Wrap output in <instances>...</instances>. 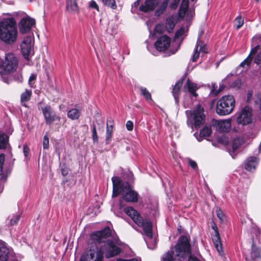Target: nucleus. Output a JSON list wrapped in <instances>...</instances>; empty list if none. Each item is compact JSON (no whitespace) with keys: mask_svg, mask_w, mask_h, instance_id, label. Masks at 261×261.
<instances>
[{"mask_svg":"<svg viewBox=\"0 0 261 261\" xmlns=\"http://www.w3.org/2000/svg\"><path fill=\"white\" fill-rule=\"evenodd\" d=\"M91 239L95 243H104L98 252L105 254L109 258L119 254L121 250L116 245H121L122 243L119 239L114 229H101L96 231L91 234Z\"/></svg>","mask_w":261,"mask_h":261,"instance_id":"1","label":"nucleus"},{"mask_svg":"<svg viewBox=\"0 0 261 261\" xmlns=\"http://www.w3.org/2000/svg\"><path fill=\"white\" fill-rule=\"evenodd\" d=\"M190 240L189 236H181L175 247L163 256L161 261H182L186 253L189 254L188 261H202L191 253Z\"/></svg>","mask_w":261,"mask_h":261,"instance_id":"2","label":"nucleus"},{"mask_svg":"<svg viewBox=\"0 0 261 261\" xmlns=\"http://www.w3.org/2000/svg\"><path fill=\"white\" fill-rule=\"evenodd\" d=\"M112 181L113 197L121 194L122 198L126 202L134 203L138 202L139 194L137 191L132 188L128 182L123 181L118 176H113L112 178Z\"/></svg>","mask_w":261,"mask_h":261,"instance_id":"3","label":"nucleus"},{"mask_svg":"<svg viewBox=\"0 0 261 261\" xmlns=\"http://www.w3.org/2000/svg\"><path fill=\"white\" fill-rule=\"evenodd\" d=\"M18 35L16 22L13 18H4L0 22V40L6 44L16 42Z\"/></svg>","mask_w":261,"mask_h":261,"instance_id":"4","label":"nucleus"},{"mask_svg":"<svg viewBox=\"0 0 261 261\" xmlns=\"http://www.w3.org/2000/svg\"><path fill=\"white\" fill-rule=\"evenodd\" d=\"M169 0H164L160 4V0H145L139 7V10L147 13L152 11L158 6L154 11V15L160 16L166 11L169 4Z\"/></svg>","mask_w":261,"mask_h":261,"instance_id":"5","label":"nucleus"},{"mask_svg":"<svg viewBox=\"0 0 261 261\" xmlns=\"http://www.w3.org/2000/svg\"><path fill=\"white\" fill-rule=\"evenodd\" d=\"M236 100L233 96L226 95L221 97L217 101L216 111L220 116H225L231 113L234 109Z\"/></svg>","mask_w":261,"mask_h":261,"instance_id":"6","label":"nucleus"},{"mask_svg":"<svg viewBox=\"0 0 261 261\" xmlns=\"http://www.w3.org/2000/svg\"><path fill=\"white\" fill-rule=\"evenodd\" d=\"M124 213L129 216L134 222L142 228H152V223L146 216H142L137 210L132 206H127L124 208Z\"/></svg>","mask_w":261,"mask_h":261,"instance_id":"7","label":"nucleus"},{"mask_svg":"<svg viewBox=\"0 0 261 261\" xmlns=\"http://www.w3.org/2000/svg\"><path fill=\"white\" fill-rule=\"evenodd\" d=\"M190 116L188 117L187 124L193 128L194 126L197 129L204 122L205 115L204 114V109L199 104L196 105L193 110L190 111Z\"/></svg>","mask_w":261,"mask_h":261,"instance_id":"8","label":"nucleus"},{"mask_svg":"<svg viewBox=\"0 0 261 261\" xmlns=\"http://www.w3.org/2000/svg\"><path fill=\"white\" fill-rule=\"evenodd\" d=\"M18 65V59L14 54H6L5 59L0 65V72L1 74L13 72L17 68Z\"/></svg>","mask_w":261,"mask_h":261,"instance_id":"9","label":"nucleus"},{"mask_svg":"<svg viewBox=\"0 0 261 261\" xmlns=\"http://www.w3.org/2000/svg\"><path fill=\"white\" fill-rule=\"evenodd\" d=\"M33 46V38L31 36L24 37L20 44L22 54L24 58L28 60L32 52Z\"/></svg>","mask_w":261,"mask_h":261,"instance_id":"10","label":"nucleus"},{"mask_svg":"<svg viewBox=\"0 0 261 261\" xmlns=\"http://www.w3.org/2000/svg\"><path fill=\"white\" fill-rule=\"evenodd\" d=\"M35 24L34 19L28 16L22 18L18 23L20 33L22 34L29 33Z\"/></svg>","mask_w":261,"mask_h":261,"instance_id":"11","label":"nucleus"},{"mask_svg":"<svg viewBox=\"0 0 261 261\" xmlns=\"http://www.w3.org/2000/svg\"><path fill=\"white\" fill-rule=\"evenodd\" d=\"M41 110L47 124H50L56 119H59L50 106L47 105L42 107Z\"/></svg>","mask_w":261,"mask_h":261,"instance_id":"12","label":"nucleus"},{"mask_svg":"<svg viewBox=\"0 0 261 261\" xmlns=\"http://www.w3.org/2000/svg\"><path fill=\"white\" fill-rule=\"evenodd\" d=\"M171 38L167 35H163L158 39L154 43V46L157 50L164 51L170 46Z\"/></svg>","mask_w":261,"mask_h":261,"instance_id":"13","label":"nucleus"},{"mask_svg":"<svg viewBox=\"0 0 261 261\" xmlns=\"http://www.w3.org/2000/svg\"><path fill=\"white\" fill-rule=\"evenodd\" d=\"M251 121V110L249 107H245L237 118L239 124L246 125Z\"/></svg>","mask_w":261,"mask_h":261,"instance_id":"14","label":"nucleus"},{"mask_svg":"<svg viewBox=\"0 0 261 261\" xmlns=\"http://www.w3.org/2000/svg\"><path fill=\"white\" fill-rule=\"evenodd\" d=\"M102 253L90 250V252L83 255L80 261H103Z\"/></svg>","mask_w":261,"mask_h":261,"instance_id":"15","label":"nucleus"},{"mask_svg":"<svg viewBox=\"0 0 261 261\" xmlns=\"http://www.w3.org/2000/svg\"><path fill=\"white\" fill-rule=\"evenodd\" d=\"M214 125L216 129L220 132H227L231 126V121L229 119L216 120Z\"/></svg>","mask_w":261,"mask_h":261,"instance_id":"16","label":"nucleus"},{"mask_svg":"<svg viewBox=\"0 0 261 261\" xmlns=\"http://www.w3.org/2000/svg\"><path fill=\"white\" fill-rule=\"evenodd\" d=\"M212 240L217 251L220 255H222L223 250L218 229H214V233L212 235Z\"/></svg>","mask_w":261,"mask_h":261,"instance_id":"17","label":"nucleus"},{"mask_svg":"<svg viewBox=\"0 0 261 261\" xmlns=\"http://www.w3.org/2000/svg\"><path fill=\"white\" fill-rule=\"evenodd\" d=\"M140 232L144 236V239L149 248V240L152 241L154 246L156 245L155 238L153 237L152 229H139Z\"/></svg>","mask_w":261,"mask_h":261,"instance_id":"18","label":"nucleus"},{"mask_svg":"<svg viewBox=\"0 0 261 261\" xmlns=\"http://www.w3.org/2000/svg\"><path fill=\"white\" fill-rule=\"evenodd\" d=\"M198 87L196 84L193 83L189 79L187 81L184 86V89L185 91L187 90L193 96L196 97L198 94L196 90Z\"/></svg>","mask_w":261,"mask_h":261,"instance_id":"19","label":"nucleus"},{"mask_svg":"<svg viewBox=\"0 0 261 261\" xmlns=\"http://www.w3.org/2000/svg\"><path fill=\"white\" fill-rule=\"evenodd\" d=\"M66 10L71 13H77L79 8L76 0H66Z\"/></svg>","mask_w":261,"mask_h":261,"instance_id":"20","label":"nucleus"},{"mask_svg":"<svg viewBox=\"0 0 261 261\" xmlns=\"http://www.w3.org/2000/svg\"><path fill=\"white\" fill-rule=\"evenodd\" d=\"M177 22V18L176 16L171 15L166 18L165 28L168 32H172L175 25Z\"/></svg>","mask_w":261,"mask_h":261,"instance_id":"21","label":"nucleus"},{"mask_svg":"<svg viewBox=\"0 0 261 261\" xmlns=\"http://www.w3.org/2000/svg\"><path fill=\"white\" fill-rule=\"evenodd\" d=\"M8 253L9 250L6 247V243L0 241V261H7Z\"/></svg>","mask_w":261,"mask_h":261,"instance_id":"22","label":"nucleus"},{"mask_svg":"<svg viewBox=\"0 0 261 261\" xmlns=\"http://www.w3.org/2000/svg\"><path fill=\"white\" fill-rule=\"evenodd\" d=\"M257 159L255 156H250L246 160L245 168L247 170L251 171L255 169Z\"/></svg>","mask_w":261,"mask_h":261,"instance_id":"23","label":"nucleus"},{"mask_svg":"<svg viewBox=\"0 0 261 261\" xmlns=\"http://www.w3.org/2000/svg\"><path fill=\"white\" fill-rule=\"evenodd\" d=\"M183 80L180 79L178 80L175 84L173 90H172V95L175 99L176 102H178V98L179 95V92L180 91L181 87L182 85Z\"/></svg>","mask_w":261,"mask_h":261,"instance_id":"24","label":"nucleus"},{"mask_svg":"<svg viewBox=\"0 0 261 261\" xmlns=\"http://www.w3.org/2000/svg\"><path fill=\"white\" fill-rule=\"evenodd\" d=\"M32 96V90L26 89L25 91L21 94L20 102L22 106L28 107L27 102L29 101Z\"/></svg>","mask_w":261,"mask_h":261,"instance_id":"25","label":"nucleus"},{"mask_svg":"<svg viewBox=\"0 0 261 261\" xmlns=\"http://www.w3.org/2000/svg\"><path fill=\"white\" fill-rule=\"evenodd\" d=\"M9 145V136L0 131V149H6Z\"/></svg>","mask_w":261,"mask_h":261,"instance_id":"26","label":"nucleus"},{"mask_svg":"<svg viewBox=\"0 0 261 261\" xmlns=\"http://www.w3.org/2000/svg\"><path fill=\"white\" fill-rule=\"evenodd\" d=\"M189 0H182L178 11L179 15L180 17H184L185 16L186 12L189 8Z\"/></svg>","mask_w":261,"mask_h":261,"instance_id":"27","label":"nucleus"},{"mask_svg":"<svg viewBox=\"0 0 261 261\" xmlns=\"http://www.w3.org/2000/svg\"><path fill=\"white\" fill-rule=\"evenodd\" d=\"M188 31V27H182L178 29L175 33V37L176 39H183L185 36L186 35V33Z\"/></svg>","mask_w":261,"mask_h":261,"instance_id":"28","label":"nucleus"},{"mask_svg":"<svg viewBox=\"0 0 261 261\" xmlns=\"http://www.w3.org/2000/svg\"><path fill=\"white\" fill-rule=\"evenodd\" d=\"M67 116L72 120L77 119L80 116V111L76 109H71L68 112Z\"/></svg>","mask_w":261,"mask_h":261,"instance_id":"29","label":"nucleus"},{"mask_svg":"<svg viewBox=\"0 0 261 261\" xmlns=\"http://www.w3.org/2000/svg\"><path fill=\"white\" fill-rule=\"evenodd\" d=\"M20 215L18 214L16 215H14L11 218L8 217L7 220L8 222L7 223L8 227H12L14 226L16 224H17L20 218Z\"/></svg>","mask_w":261,"mask_h":261,"instance_id":"30","label":"nucleus"},{"mask_svg":"<svg viewBox=\"0 0 261 261\" xmlns=\"http://www.w3.org/2000/svg\"><path fill=\"white\" fill-rule=\"evenodd\" d=\"M243 142V139L241 138H237L234 139L232 142V152H235Z\"/></svg>","mask_w":261,"mask_h":261,"instance_id":"31","label":"nucleus"},{"mask_svg":"<svg viewBox=\"0 0 261 261\" xmlns=\"http://www.w3.org/2000/svg\"><path fill=\"white\" fill-rule=\"evenodd\" d=\"M201 44H202V43H201V41L200 40L199 38H198L197 41L196 47L195 48L194 54L193 56V58H192L193 62H196L197 61V59L199 58L200 51H199V50H198V46L199 45H201Z\"/></svg>","mask_w":261,"mask_h":261,"instance_id":"32","label":"nucleus"},{"mask_svg":"<svg viewBox=\"0 0 261 261\" xmlns=\"http://www.w3.org/2000/svg\"><path fill=\"white\" fill-rule=\"evenodd\" d=\"M139 89L141 94L144 97L146 100H152L151 94L146 88L140 87Z\"/></svg>","mask_w":261,"mask_h":261,"instance_id":"33","label":"nucleus"},{"mask_svg":"<svg viewBox=\"0 0 261 261\" xmlns=\"http://www.w3.org/2000/svg\"><path fill=\"white\" fill-rule=\"evenodd\" d=\"M211 133H212L211 127L209 126L205 125L200 130V136H202V137H208L211 135Z\"/></svg>","mask_w":261,"mask_h":261,"instance_id":"34","label":"nucleus"},{"mask_svg":"<svg viewBox=\"0 0 261 261\" xmlns=\"http://www.w3.org/2000/svg\"><path fill=\"white\" fill-rule=\"evenodd\" d=\"M113 129L112 128L111 126H109L107 125V130H106V143L108 144L110 143V142L112 138Z\"/></svg>","mask_w":261,"mask_h":261,"instance_id":"35","label":"nucleus"},{"mask_svg":"<svg viewBox=\"0 0 261 261\" xmlns=\"http://www.w3.org/2000/svg\"><path fill=\"white\" fill-rule=\"evenodd\" d=\"M102 3L104 5L112 9H116L117 8L115 0H102Z\"/></svg>","mask_w":261,"mask_h":261,"instance_id":"36","label":"nucleus"},{"mask_svg":"<svg viewBox=\"0 0 261 261\" xmlns=\"http://www.w3.org/2000/svg\"><path fill=\"white\" fill-rule=\"evenodd\" d=\"M216 215L221 223H223L226 221V216L219 207H217L216 208Z\"/></svg>","mask_w":261,"mask_h":261,"instance_id":"37","label":"nucleus"},{"mask_svg":"<svg viewBox=\"0 0 261 261\" xmlns=\"http://www.w3.org/2000/svg\"><path fill=\"white\" fill-rule=\"evenodd\" d=\"M253 59V57H250V56H248V57L240 64V67H244L245 66H249L252 60Z\"/></svg>","mask_w":261,"mask_h":261,"instance_id":"38","label":"nucleus"},{"mask_svg":"<svg viewBox=\"0 0 261 261\" xmlns=\"http://www.w3.org/2000/svg\"><path fill=\"white\" fill-rule=\"evenodd\" d=\"M237 29H239L244 24V19L241 17H237L234 21Z\"/></svg>","mask_w":261,"mask_h":261,"instance_id":"39","label":"nucleus"},{"mask_svg":"<svg viewBox=\"0 0 261 261\" xmlns=\"http://www.w3.org/2000/svg\"><path fill=\"white\" fill-rule=\"evenodd\" d=\"M241 86V81L237 79L233 81L230 84V87L233 88L239 89Z\"/></svg>","mask_w":261,"mask_h":261,"instance_id":"40","label":"nucleus"},{"mask_svg":"<svg viewBox=\"0 0 261 261\" xmlns=\"http://www.w3.org/2000/svg\"><path fill=\"white\" fill-rule=\"evenodd\" d=\"M4 163V157L2 154H0V179H3L4 177V175L3 173Z\"/></svg>","mask_w":261,"mask_h":261,"instance_id":"41","label":"nucleus"},{"mask_svg":"<svg viewBox=\"0 0 261 261\" xmlns=\"http://www.w3.org/2000/svg\"><path fill=\"white\" fill-rule=\"evenodd\" d=\"M43 147L44 149H47L49 148V138L46 135L43 137Z\"/></svg>","mask_w":261,"mask_h":261,"instance_id":"42","label":"nucleus"},{"mask_svg":"<svg viewBox=\"0 0 261 261\" xmlns=\"http://www.w3.org/2000/svg\"><path fill=\"white\" fill-rule=\"evenodd\" d=\"M163 31V25L162 24H158L155 25L154 29V34H162Z\"/></svg>","mask_w":261,"mask_h":261,"instance_id":"43","label":"nucleus"},{"mask_svg":"<svg viewBox=\"0 0 261 261\" xmlns=\"http://www.w3.org/2000/svg\"><path fill=\"white\" fill-rule=\"evenodd\" d=\"M254 63L259 65L261 63V50L255 56L254 60Z\"/></svg>","mask_w":261,"mask_h":261,"instance_id":"44","label":"nucleus"},{"mask_svg":"<svg viewBox=\"0 0 261 261\" xmlns=\"http://www.w3.org/2000/svg\"><path fill=\"white\" fill-rule=\"evenodd\" d=\"M259 47H260L259 45H257L255 47L252 48L250 50L249 56H250V57H252V56L256 54L257 53L258 49H259Z\"/></svg>","mask_w":261,"mask_h":261,"instance_id":"45","label":"nucleus"},{"mask_svg":"<svg viewBox=\"0 0 261 261\" xmlns=\"http://www.w3.org/2000/svg\"><path fill=\"white\" fill-rule=\"evenodd\" d=\"M92 138L94 142L98 141V136L96 133L95 126L93 125L92 127Z\"/></svg>","mask_w":261,"mask_h":261,"instance_id":"46","label":"nucleus"},{"mask_svg":"<svg viewBox=\"0 0 261 261\" xmlns=\"http://www.w3.org/2000/svg\"><path fill=\"white\" fill-rule=\"evenodd\" d=\"M179 3V0H174L170 4V8L171 9L175 10L177 8Z\"/></svg>","mask_w":261,"mask_h":261,"instance_id":"47","label":"nucleus"},{"mask_svg":"<svg viewBox=\"0 0 261 261\" xmlns=\"http://www.w3.org/2000/svg\"><path fill=\"white\" fill-rule=\"evenodd\" d=\"M211 93L214 96H216L219 93L218 90L216 89L215 84H212V89L211 90Z\"/></svg>","mask_w":261,"mask_h":261,"instance_id":"48","label":"nucleus"},{"mask_svg":"<svg viewBox=\"0 0 261 261\" xmlns=\"http://www.w3.org/2000/svg\"><path fill=\"white\" fill-rule=\"evenodd\" d=\"M126 127L129 131H132L133 129L134 124L132 121L128 120L126 122Z\"/></svg>","mask_w":261,"mask_h":261,"instance_id":"49","label":"nucleus"},{"mask_svg":"<svg viewBox=\"0 0 261 261\" xmlns=\"http://www.w3.org/2000/svg\"><path fill=\"white\" fill-rule=\"evenodd\" d=\"M189 165L194 169H196L197 168V164L196 162L191 159L188 160Z\"/></svg>","mask_w":261,"mask_h":261,"instance_id":"50","label":"nucleus"},{"mask_svg":"<svg viewBox=\"0 0 261 261\" xmlns=\"http://www.w3.org/2000/svg\"><path fill=\"white\" fill-rule=\"evenodd\" d=\"M89 7L91 8H94L99 11L98 6L94 1H92L90 2Z\"/></svg>","mask_w":261,"mask_h":261,"instance_id":"51","label":"nucleus"},{"mask_svg":"<svg viewBox=\"0 0 261 261\" xmlns=\"http://www.w3.org/2000/svg\"><path fill=\"white\" fill-rule=\"evenodd\" d=\"M61 173L63 176H65L68 174V170L66 168H61Z\"/></svg>","mask_w":261,"mask_h":261,"instance_id":"52","label":"nucleus"},{"mask_svg":"<svg viewBox=\"0 0 261 261\" xmlns=\"http://www.w3.org/2000/svg\"><path fill=\"white\" fill-rule=\"evenodd\" d=\"M108 124L109 126H111L112 128L113 129L114 121L111 118L107 119V125Z\"/></svg>","mask_w":261,"mask_h":261,"instance_id":"53","label":"nucleus"},{"mask_svg":"<svg viewBox=\"0 0 261 261\" xmlns=\"http://www.w3.org/2000/svg\"><path fill=\"white\" fill-rule=\"evenodd\" d=\"M23 151L24 155H25V156H27L29 151V147L26 145L23 146Z\"/></svg>","mask_w":261,"mask_h":261,"instance_id":"54","label":"nucleus"},{"mask_svg":"<svg viewBox=\"0 0 261 261\" xmlns=\"http://www.w3.org/2000/svg\"><path fill=\"white\" fill-rule=\"evenodd\" d=\"M117 261H139L138 259L134 258L129 259L118 258Z\"/></svg>","mask_w":261,"mask_h":261,"instance_id":"55","label":"nucleus"},{"mask_svg":"<svg viewBox=\"0 0 261 261\" xmlns=\"http://www.w3.org/2000/svg\"><path fill=\"white\" fill-rule=\"evenodd\" d=\"M112 226L111 223H110V222H107V225H105V226H102L101 228H107V229H108V228H111V227Z\"/></svg>","mask_w":261,"mask_h":261,"instance_id":"56","label":"nucleus"},{"mask_svg":"<svg viewBox=\"0 0 261 261\" xmlns=\"http://www.w3.org/2000/svg\"><path fill=\"white\" fill-rule=\"evenodd\" d=\"M179 47V46H178L177 47H176V48L175 49H171L170 50V55H173V54H175V53L178 50Z\"/></svg>","mask_w":261,"mask_h":261,"instance_id":"57","label":"nucleus"},{"mask_svg":"<svg viewBox=\"0 0 261 261\" xmlns=\"http://www.w3.org/2000/svg\"><path fill=\"white\" fill-rule=\"evenodd\" d=\"M199 50L200 52L201 51L202 53H206L204 46L201 45Z\"/></svg>","mask_w":261,"mask_h":261,"instance_id":"58","label":"nucleus"},{"mask_svg":"<svg viewBox=\"0 0 261 261\" xmlns=\"http://www.w3.org/2000/svg\"><path fill=\"white\" fill-rule=\"evenodd\" d=\"M225 87L223 84H220V87L218 89L219 92L220 93L221 91H222L224 89Z\"/></svg>","mask_w":261,"mask_h":261,"instance_id":"59","label":"nucleus"},{"mask_svg":"<svg viewBox=\"0 0 261 261\" xmlns=\"http://www.w3.org/2000/svg\"><path fill=\"white\" fill-rule=\"evenodd\" d=\"M36 75L34 74H32L29 78V81H33L36 79Z\"/></svg>","mask_w":261,"mask_h":261,"instance_id":"60","label":"nucleus"},{"mask_svg":"<svg viewBox=\"0 0 261 261\" xmlns=\"http://www.w3.org/2000/svg\"><path fill=\"white\" fill-rule=\"evenodd\" d=\"M254 231L253 232L254 233H255L256 236L258 233H260V230L259 229H254Z\"/></svg>","mask_w":261,"mask_h":261,"instance_id":"61","label":"nucleus"},{"mask_svg":"<svg viewBox=\"0 0 261 261\" xmlns=\"http://www.w3.org/2000/svg\"><path fill=\"white\" fill-rule=\"evenodd\" d=\"M139 0H137L136 2H135L134 5L135 6H137L139 5Z\"/></svg>","mask_w":261,"mask_h":261,"instance_id":"62","label":"nucleus"},{"mask_svg":"<svg viewBox=\"0 0 261 261\" xmlns=\"http://www.w3.org/2000/svg\"><path fill=\"white\" fill-rule=\"evenodd\" d=\"M258 151L259 152H261V141H260V143L259 147H258Z\"/></svg>","mask_w":261,"mask_h":261,"instance_id":"63","label":"nucleus"},{"mask_svg":"<svg viewBox=\"0 0 261 261\" xmlns=\"http://www.w3.org/2000/svg\"><path fill=\"white\" fill-rule=\"evenodd\" d=\"M260 110L261 111V98H260Z\"/></svg>","mask_w":261,"mask_h":261,"instance_id":"64","label":"nucleus"}]
</instances>
